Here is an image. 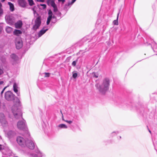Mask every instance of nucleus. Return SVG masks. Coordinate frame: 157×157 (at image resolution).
<instances>
[{"instance_id":"f257e3e1","label":"nucleus","mask_w":157,"mask_h":157,"mask_svg":"<svg viewBox=\"0 0 157 157\" xmlns=\"http://www.w3.org/2000/svg\"><path fill=\"white\" fill-rule=\"evenodd\" d=\"M5 98L8 101H13L16 99V102L12 106V111L15 117L19 118L21 117L22 112L20 107L21 106V102L18 98L10 91H7L5 94Z\"/></svg>"},{"instance_id":"f03ea898","label":"nucleus","mask_w":157,"mask_h":157,"mask_svg":"<svg viewBox=\"0 0 157 157\" xmlns=\"http://www.w3.org/2000/svg\"><path fill=\"white\" fill-rule=\"evenodd\" d=\"M109 79L106 78L103 80L101 85L97 83L95 84V86L100 93L104 94L109 89Z\"/></svg>"},{"instance_id":"7ed1b4c3","label":"nucleus","mask_w":157,"mask_h":157,"mask_svg":"<svg viewBox=\"0 0 157 157\" xmlns=\"http://www.w3.org/2000/svg\"><path fill=\"white\" fill-rule=\"evenodd\" d=\"M15 118H16L15 117ZM21 118H22V120L19 121L17 124V126L18 128L21 130L25 131L27 135L30 136L29 133L28 131V128L26 124L25 121L22 118V117H21L17 118V119H19Z\"/></svg>"},{"instance_id":"20e7f679","label":"nucleus","mask_w":157,"mask_h":157,"mask_svg":"<svg viewBox=\"0 0 157 157\" xmlns=\"http://www.w3.org/2000/svg\"><path fill=\"white\" fill-rule=\"evenodd\" d=\"M28 138H25L21 136H18L17 138V141L18 144L21 147H25L27 144Z\"/></svg>"},{"instance_id":"39448f33","label":"nucleus","mask_w":157,"mask_h":157,"mask_svg":"<svg viewBox=\"0 0 157 157\" xmlns=\"http://www.w3.org/2000/svg\"><path fill=\"white\" fill-rule=\"evenodd\" d=\"M15 43L16 48L17 49L21 48L23 46V43L21 37H17L15 40Z\"/></svg>"},{"instance_id":"423d86ee","label":"nucleus","mask_w":157,"mask_h":157,"mask_svg":"<svg viewBox=\"0 0 157 157\" xmlns=\"http://www.w3.org/2000/svg\"><path fill=\"white\" fill-rule=\"evenodd\" d=\"M27 140V144L25 146H26L28 147L31 149H33L35 147V144L34 142V140L33 139H30L29 136Z\"/></svg>"},{"instance_id":"0eeeda50","label":"nucleus","mask_w":157,"mask_h":157,"mask_svg":"<svg viewBox=\"0 0 157 157\" xmlns=\"http://www.w3.org/2000/svg\"><path fill=\"white\" fill-rule=\"evenodd\" d=\"M41 24V17L39 16L37 17L35 21V24L33 27L34 30H36L38 29Z\"/></svg>"},{"instance_id":"6e6552de","label":"nucleus","mask_w":157,"mask_h":157,"mask_svg":"<svg viewBox=\"0 0 157 157\" xmlns=\"http://www.w3.org/2000/svg\"><path fill=\"white\" fill-rule=\"evenodd\" d=\"M0 122L3 127L7 125V122L6 120L4 114L2 113H0Z\"/></svg>"},{"instance_id":"1a4fd4ad","label":"nucleus","mask_w":157,"mask_h":157,"mask_svg":"<svg viewBox=\"0 0 157 157\" xmlns=\"http://www.w3.org/2000/svg\"><path fill=\"white\" fill-rule=\"evenodd\" d=\"M31 155L32 157H44V155L38 150H37L35 153L31 154Z\"/></svg>"},{"instance_id":"9d476101","label":"nucleus","mask_w":157,"mask_h":157,"mask_svg":"<svg viewBox=\"0 0 157 157\" xmlns=\"http://www.w3.org/2000/svg\"><path fill=\"white\" fill-rule=\"evenodd\" d=\"M16 133L15 132L13 131H10L6 133L7 136L9 138H10L15 136Z\"/></svg>"},{"instance_id":"9b49d317","label":"nucleus","mask_w":157,"mask_h":157,"mask_svg":"<svg viewBox=\"0 0 157 157\" xmlns=\"http://www.w3.org/2000/svg\"><path fill=\"white\" fill-rule=\"evenodd\" d=\"M18 88L17 84L16 83H14L13 85V91L16 93L18 96H20V92L18 90Z\"/></svg>"},{"instance_id":"f8f14e48","label":"nucleus","mask_w":157,"mask_h":157,"mask_svg":"<svg viewBox=\"0 0 157 157\" xmlns=\"http://www.w3.org/2000/svg\"><path fill=\"white\" fill-rule=\"evenodd\" d=\"M18 3L21 7H25L26 6V2L25 0H18Z\"/></svg>"},{"instance_id":"ddd939ff","label":"nucleus","mask_w":157,"mask_h":157,"mask_svg":"<svg viewBox=\"0 0 157 157\" xmlns=\"http://www.w3.org/2000/svg\"><path fill=\"white\" fill-rule=\"evenodd\" d=\"M48 29H45L44 27L38 33V37H40L44 34L48 30Z\"/></svg>"},{"instance_id":"4468645a","label":"nucleus","mask_w":157,"mask_h":157,"mask_svg":"<svg viewBox=\"0 0 157 157\" xmlns=\"http://www.w3.org/2000/svg\"><path fill=\"white\" fill-rule=\"evenodd\" d=\"M22 25V21L21 20L18 21L15 24V27L17 29L21 28V27Z\"/></svg>"},{"instance_id":"2eb2a0df","label":"nucleus","mask_w":157,"mask_h":157,"mask_svg":"<svg viewBox=\"0 0 157 157\" xmlns=\"http://www.w3.org/2000/svg\"><path fill=\"white\" fill-rule=\"evenodd\" d=\"M6 19L7 22L10 25H12L13 24V19L9 16L6 17Z\"/></svg>"},{"instance_id":"dca6fc26","label":"nucleus","mask_w":157,"mask_h":157,"mask_svg":"<svg viewBox=\"0 0 157 157\" xmlns=\"http://www.w3.org/2000/svg\"><path fill=\"white\" fill-rule=\"evenodd\" d=\"M10 57L13 59V61L15 62H17L18 59V57L14 54L11 55Z\"/></svg>"},{"instance_id":"f3484780","label":"nucleus","mask_w":157,"mask_h":157,"mask_svg":"<svg viewBox=\"0 0 157 157\" xmlns=\"http://www.w3.org/2000/svg\"><path fill=\"white\" fill-rule=\"evenodd\" d=\"M120 13V10H119L118 13L117 14V19L116 20H114L113 22V23L114 25H118V19L119 17V16Z\"/></svg>"},{"instance_id":"a211bd4d","label":"nucleus","mask_w":157,"mask_h":157,"mask_svg":"<svg viewBox=\"0 0 157 157\" xmlns=\"http://www.w3.org/2000/svg\"><path fill=\"white\" fill-rule=\"evenodd\" d=\"M55 0H47V3L48 5H51L52 6L56 5L55 2Z\"/></svg>"},{"instance_id":"6ab92c4d","label":"nucleus","mask_w":157,"mask_h":157,"mask_svg":"<svg viewBox=\"0 0 157 157\" xmlns=\"http://www.w3.org/2000/svg\"><path fill=\"white\" fill-rule=\"evenodd\" d=\"M22 33V32L21 31L18 29H15L13 32V34L14 35L19 36Z\"/></svg>"},{"instance_id":"aec40b11","label":"nucleus","mask_w":157,"mask_h":157,"mask_svg":"<svg viewBox=\"0 0 157 157\" xmlns=\"http://www.w3.org/2000/svg\"><path fill=\"white\" fill-rule=\"evenodd\" d=\"M6 30L7 33H10L12 32L13 29L11 27L7 26L6 28Z\"/></svg>"},{"instance_id":"412c9836","label":"nucleus","mask_w":157,"mask_h":157,"mask_svg":"<svg viewBox=\"0 0 157 157\" xmlns=\"http://www.w3.org/2000/svg\"><path fill=\"white\" fill-rule=\"evenodd\" d=\"M8 4L9 5L10 7V10L11 11H13L14 10V6L13 4L10 2H8Z\"/></svg>"},{"instance_id":"4be33fe9","label":"nucleus","mask_w":157,"mask_h":157,"mask_svg":"<svg viewBox=\"0 0 157 157\" xmlns=\"http://www.w3.org/2000/svg\"><path fill=\"white\" fill-rule=\"evenodd\" d=\"M58 127L60 128L66 129L67 128V127L66 125L63 124H59Z\"/></svg>"},{"instance_id":"5701e85b","label":"nucleus","mask_w":157,"mask_h":157,"mask_svg":"<svg viewBox=\"0 0 157 157\" xmlns=\"http://www.w3.org/2000/svg\"><path fill=\"white\" fill-rule=\"evenodd\" d=\"M76 1V0H72L71 2H68L67 4H66L65 5V7L71 6Z\"/></svg>"},{"instance_id":"b1692460","label":"nucleus","mask_w":157,"mask_h":157,"mask_svg":"<svg viewBox=\"0 0 157 157\" xmlns=\"http://www.w3.org/2000/svg\"><path fill=\"white\" fill-rule=\"evenodd\" d=\"M28 1L29 6H32L35 5V3L33 0H28Z\"/></svg>"},{"instance_id":"393cba45","label":"nucleus","mask_w":157,"mask_h":157,"mask_svg":"<svg viewBox=\"0 0 157 157\" xmlns=\"http://www.w3.org/2000/svg\"><path fill=\"white\" fill-rule=\"evenodd\" d=\"M153 50L155 52L157 53V44L155 43V44L154 45L153 47L152 48Z\"/></svg>"},{"instance_id":"a878e982","label":"nucleus","mask_w":157,"mask_h":157,"mask_svg":"<svg viewBox=\"0 0 157 157\" xmlns=\"http://www.w3.org/2000/svg\"><path fill=\"white\" fill-rule=\"evenodd\" d=\"M78 61V59H77L76 60L73 61L71 63V65L73 67H75L76 65V63H77Z\"/></svg>"},{"instance_id":"bb28decb","label":"nucleus","mask_w":157,"mask_h":157,"mask_svg":"<svg viewBox=\"0 0 157 157\" xmlns=\"http://www.w3.org/2000/svg\"><path fill=\"white\" fill-rule=\"evenodd\" d=\"M52 7L53 8V9H54L53 11L54 12H56L57 11L58 9H57V6L56 4L53 6Z\"/></svg>"},{"instance_id":"cd10ccee","label":"nucleus","mask_w":157,"mask_h":157,"mask_svg":"<svg viewBox=\"0 0 157 157\" xmlns=\"http://www.w3.org/2000/svg\"><path fill=\"white\" fill-rule=\"evenodd\" d=\"M118 133V131L113 132L111 133V136L112 137H113V136L117 135Z\"/></svg>"},{"instance_id":"c85d7f7f","label":"nucleus","mask_w":157,"mask_h":157,"mask_svg":"<svg viewBox=\"0 0 157 157\" xmlns=\"http://www.w3.org/2000/svg\"><path fill=\"white\" fill-rule=\"evenodd\" d=\"M72 74H73V75H72V77L74 78H76V77H77V75H78V74L77 73H74V72L73 71L72 72Z\"/></svg>"},{"instance_id":"c756f323","label":"nucleus","mask_w":157,"mask_h":157,"mask_svg":"<svg viewBox=\"0 0 157 157\" xmlns=\"http://www.w3.org/2000/svg\"><path fill=\"white\" fill-rule=\"evenodd\" d=\"M2 6V5L0 2V16L3 13V11L2 9L1 8Z\"/></svg>"},{"instance_id":"7c9ffc66","label":"nucleus","mask_w":157,"mask_h":157,"mask_svg":"<svg viewBox=\"0 0 157 157\" xmlns=\"http://www.w3.org/2000/svg\"><path fill=\"white\" fill-rule=\"evenodd\" d=\"M1 60L2 61V63H4L6 61L5 58L4 57H2L0 58Z\"/></svg>"},{"instance_id":"2f4dec72","label":"nucleus","mask_w":157,"mask_h":157,"mask_svg":"<svg viewBox=\"0 0 157 157\" xmlns=\"http://www.w3.org/2000/svg\"><path fill=\"white\" fill-rule=\"evenodd\" d=\"M92 75L93 77H94L95 78H98V74H96L95 73H93Z\"/></svg>"},{"instance_id":"473e14b6","label":"nucleus","mask_w":157,"mask_h":157,"mask_svg":"<svg viewBox=\"0 0 157 157\" xmlns=\"http://www.w3.org/2000/svg\"><path fill=\"white\" fill-rule=\"evenodd\" d=\"M44 74L45 75L44 77H49L50 75V73H44Z\"/></svg>"},{"instance_id":"72a5a7b5","label":"nucleus","mask_w":157,"mask_h":157,"mask_svg":"<svg viewBox=\"0 0 157 157\" xmlns=\"http://www.w3.org/2000/svg\"><path fill=\"white\" fill-rule=\"evenodd\" d=\"M4 149V145L0 144V151L3 150Z\"/></svg>"},{"instance_id":"f704fd0d","label":"nucleus","mask_w":157,"mask_h":157,"mask_svg":"<svg viewBox=\"0 0 157 157\" xmlns=\"http://www.w3.org/2000/svg\"><path fill=\"white\" fill-rule=\"evenodd\" d=\"M64 121L69 124H71L72 123V121L64 120Z\"/></svg>"},{"instance_id":"c9c22d12","label":"nucleus","mask_w":157,"mask_h":157,"mask_svg":"<svg viewBox=\"0 0 157 157\" xmlns=\"http://www.w3.org/2000/svg\"><path fill=\"white\" fill-rule=\"evenodd\" d=\"M48 14L49 15H52V13L51 10H49L48 12Z\"/></svg>"},{"instance_id":"e433bc0d","label":"nucleus","mask_w":157,"mask_h":157,"mask_svg":"<svg viewBox=\"0 0 157 157\" xmlns=\"http://www.w3.org/2000/svg\"><path fill=\"white\" fill-rule=\"evenodd\" d=\"M3 30V28L2 27L1 25V24L0 23V34L1 33V32Z\"/></svg>"},{"instance_id":"4c0bfd02","label":"nucleus","mask_w":157,"mask_h":157,"mask_svg":"<svg viewBox=\"0 0 157 157\" xmlns=\"http://www.w3.org/2000/svg\"><path fill=\"white\" fill-rule=\"evenodd\" d=\"M52 18V15H48V17L47 18V19L51 20Z\"/></svg>"},{"instance_id":"58836bf2","label":"nucleus","mask_w":157,"mask_h":157,"mask_svg":"<svg viewBox=\"0 0 157 157\" xmlns=\"http://www.w3.org/2000/svg\"><path fill=\"white\" fill-rule=\"evenodd\" d=\"M3 73V69H2L0 68V75H1Z\"/></svg>"},{"instance_id":"ea45409f","label":"nucleus","mask_w":157,"mask_h":157,"mask_svg":"<svg viewBox=\"0 0 157 157\" xmlns=\"http://www.w3.org/2000/svg\"><path fill=\"white\" fill-rule=\"evenodd\" d=\"M51 21V20H49L48 19H47V22H46L47 25H48L49 24Z\"/></svg>"},{"instance_id":"a19ab883","label":"nucleus","mask_w":157,"mask_h":157,"mask_svg":"<svg viewBox=\"0 0 157 157\" xmlns=\"http://www.w3.org/2000/svg\"><path fill=\"white\" fill-rule=\"evenodd\" d=\"M40 6H43V9H45L46 7V6L45 4H41Z\"/></svg>"},{"instance_id":"79ce46f5","label":"nucleus","mask_w":157,"mask_h":157,"mask_svg":"<svg viewBox=\"0 0 157 157\" xmlns=\"http://www.w3.org/2000/svg\"><path fill=\"white\" fill-rule=\"evenodd\" d=\"M6 88V87H5V88H4V89H3V90L1 91V95H2V94H3L4 91V90H5Z\"/></svg>"},{"instance_id":"37998d69","label":"nucleus","mask_w":157,"mask_h":157,"mask_svg":"<svg viewBox=\"0 0 157 157\" xmlns=\"http://www.w3.org/2000/svg\"><path fill=\"white\" fill-rule=\"evenodd\" d=\"M37 2H44V0H37Z\"/></svg>"},{"instance_id":"c03bdc74","label":"nucleus","mask_w":157,"mask_h":157,"mask_svg":"<svg viewBox=\"0 0 157 157\" xmlns=\"http://www.w3.org/2000/svg\"><path fill=\"white\" fill-rule=\"evenodd\" d=\"M58 1L59 2H62L63 3L65 2V0H58Z\"/></svg>"},{"instance_id":"a18cd8bd","label":"nucleus","mask_w":157,"mask_h":157,"mask_svg":"<svg viewBox=\"0 0 157 157\" xmlns=\"http://www.w3.org/2000/svg\"><path fill=\"white\" fill-rule=\"evenodd\" d=\"M56 21V19L54 21H52V22L53 23H55Z\"/></svg>"},{"instance_id":"49530a36","label":"nucleus","mask_w":157,"mask_h":157,"mask_svg":"<svg viewBox=\"0 0 157 157\" xmlns=\"http://www.w3.org/2000/svg\"><path fill=\"white\" fill-rule=\"evenodd\" d=\"M3 83V82L2 81H1L0 82V85H2Z\"/></svg>"},{"instance_id":"de8ad7c7","label":"nucleus","mask_w":157,"mask_h":157,"mask_svg":"<svg viewBox=\"0 0 157 157\" xmlns=\"http://www.w3.org/2000/svg\"><path fill=\"white\" fill-rule=\"evenodd\" d=\"M34 7L32 8V10L33 11V12L35 10V9H34V7Z\"/></svg>"},{"instance_id":"09e8293b","label":"nucleus","mask_w":157,"mask_h":157,"mask_svg":"<svg viewBox=\"0 0 157 157\" xmlns=\"http://www.w3.org/2000/svg\"><path fill=\"white\" fill-rule=\"evenodd\" d=\"M62 119L63 121H64V120H65L64 119V117H63V115L62 116Z\"/></svg>"},{"instance_id":"8fccbe9b","label":"nucleus","mask_w":157,"mask_h":157,"mask_svg":"<svg viewBox=\"0 0 157 157\" xmlns=\"http://www.w3.org/2000/svg\"><path fill=\"white\" fill-rule=\"evenodd\" d=\"M52 18L56 19V17L54 16H52Z\"/></svg>"},{"instance_id":"3c124183","label":"nucleus","mask_w":157,"mask_h":157,"mask_svg":"<svg viewBox=\"0 0 157 157\" xmlns=\"http://www.w3.org/2000/svg\"><path fill=\"white\" fill-rule=\"evenodd\" d=\"M36 13V10L34 11L33 13L35 14V13Z\"/></svg>"},{"instance_id":"603ef678","label":"nucleus","mask_w":157,"mask_h":157,"mask_svg":"<svg viewBox=\"0 0 157 157\" xmlns=\"http://www.w3.org/2000/svg\"><path fill=\"white\" fill-rule=\"evenodd\" d=\"M5 0H1V2H4Z\"/></svg>"},{"instance_id":"864d4df0","label":"nucleus","mask_w":157,"mask_h":157,"mask_svg":"<svg viewBox=\"0 0 157 157\" xmlns=\"http://www.w3.org/2000/svg\"><path fill=\"white\" fill-rule=\"evenodd\" d=\"M60 113H61L62 114V116H63V113H62V111H61V110H60Z\"/></svg>"},{"instance_id":"5fc2aeb1","label":"nucleus","mask_w":157,"mask_h":157,"mask_svg":"<svg viewBox=\"0 0 157 157\" xmlns=\"http://www.w3.org/2000/svg\"><path fill=\"white\" fill-rule=\"evenodd\" d=\"M148 131H149V132H150V133H151V131L149 129H148Z\"/></svg>"},{"instance_id":"6e6d98bb","label":"nucleus","mask_w":157,"mask_h":157,"mask_svg":"<svg viewBox=\"0 0 157 157\" xmlns=\"http://www.w3.org/2000/svg\"><path fill=\"white\" fill-rule=\"evenodd\" d=\"M120 139H121V136H120Z\"/></svg>"},{"instance_id":"4d7b16f0","label":"nucleus","mask_w":157,"mask_h":157,"mask_svg":"<svg viewBox=\"0 0 157 157\" xmlns=\"http://www.w3.org/2000/svg\"><path fill=\"white\" fill-rule=\"evenodd\" d=\"M11 0L12 1L13 0Z\"/></svg>"}]
</instances>
